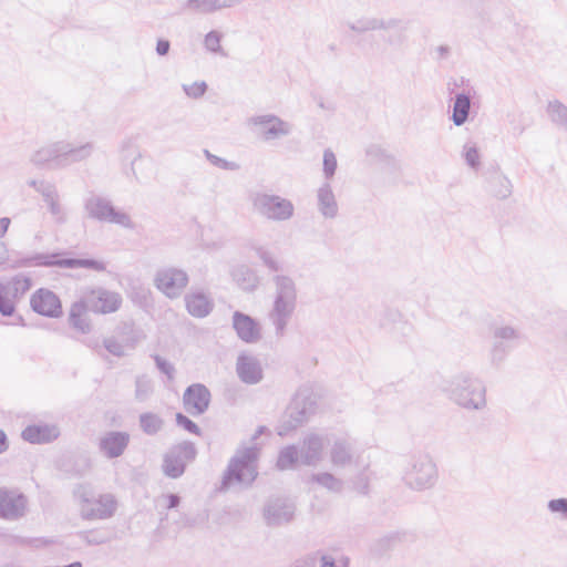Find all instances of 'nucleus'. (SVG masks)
I'll return each instance as SVG.
<instances>
[{"instance_id": "obj_1", "label": "nucleus", "mask_w": 567, "mask_h": 567, "mask_svg": "<svg viewBox=\"0 0 567 567\" xmlns=\"http://www.w3.org/2000/svg\"><path fill=\"white\" fill-rule=\"evenodd\" d=\"M274 297L267 319L274 327L277 338H282L297 308V286L295 280L286 275L272 277Z\"/></svg>"}, {"instance_id": "obj_2", "label": "nucleus", "mask_w": 567, "mask_h": 567, "mask_svg": "<svg viewBox=\"0 0 567 567\" xmlns=\"http://www.w3.org/2000/svg\"><path fill=\"white\" fill-rule=\"evenodd\" d=\"M95 151L93 142L74 143L59 141L35 151L31 162L37 166L50 165L52 168H65L86 161Z\"/></svg>"}, {"instance_id": "obj_3", "label": "nucleus", "mask_w": 567, "mask_h": 567, "mask_svg": "<svg viewBox=\"0 0 567 567\" xmlns=\"http://www.w3.org/2000/svg\"><path fill=\"white\" fill-rule=\"evenodd\" d=\"M445 391L455 404L465 410L480 411L486 406V388L470 373L453 377Z\"/></svg>"}, {"instance_id": "obj_4", "label": "nucleus", "mask_w": 567, "mask_h": 567, "mask_svg": "<svg viewBox=\"0 0 567 567\" xmlns=\"http://www.w3.org/2000/svg\"><path fill=\"white\" fill-rule=\"evenodd\" d=\"M259 449L256 445L239 449L230 460L223 477V488L235 485L250 486L256 480Z\"/></svg>"}, {"instance_id": "obj_5", "label": "nucleus", "mask_w": 567, "mask_h": 567, "mask_svg": "<svg viewBox=\"0 0 567 567\" xmlns=\"http://www.w3.org/2000/svg\"><path fill=\"white\" fill-rule=\"evenodd\" d=\"M439 480L437 465L429 453L412 454L403 473V481L413 491L432 488Z\"/></svg>"}, {"instance_id": "obj_6", "label": "nucleus", "mask_w": 567, "mask_h": 567, "mask_svg": "<svg viewBox=\"0 0 567 567\" xmlns=\"http://www.w3.org/2000/svg\"><path fill=\"white\" fill-rule=\"evenodd\" d=\"M252 212L270 221H287L295 214V206L288 198L264 192H255L249 196Z\"/></svg>"}, {"instance_id": "obj_7", "label": "nucleus", "mask_w": 567, "mask_h": 567, "mask_svg": "<svg viewBox=\"0 0 567 567\" xmlns=\"http://www.w3.org/2000/svg\"><path fill=\"white\" fill-rule=\"evenodd\" d=\"M84 210L90 218L101 223L115 224L126 229L135 227L127 213L115 208L110 199L94 193L85 198Z\"/></svg>"}, {"instance_id": "obj_8", "label": "nucleus", "mask_w": 567, "mask_h": 567, "mask_svg": "<svg viewBox=\"0 0 567 567\" xmlns=\"http://www.w3.org/2000/svg\"><path fill=\"white\" fill-rule=\"evenodd\" d=\"M75 496L81 503L80 513L84 519H106L112 517L116 511V501L111 494L94 498L87 488L79 486L75 491Z\"/></svg>"}, {"instance_id": "obj_9", "label": "nucleus", "mask_w": 567, "mask_h": 567, "mask_svg": "<svg viewBox=\"0 0 567 567\" xmlns=\"http://www.w3.org/2000/svg\"><path fill=\"white\" fill-rule=\"evenodd\" d=\"M247 126L265 143L287 137L292 132V125L289 122L271 113L249 117Z\"/></svg>"}, {"instance_id": "obj_10", "label": "nucleus", "mask_w": 567, "mask_h": 567, "mask_svg": "<svg viewBox=\"0 0 567 567\" xmlns=\"http://www.w3.org/2000/svg\"><path fill=\"white\" fill-rule=\"evenodd\" d=\"M58 254L44 255L38 254L32 257L22 259L18 262L19 267H30V266H56L61 268H89L95 271H104L106 269V265L103 261H99L95 259H79V258H58Z\"/></svg>"}, {"instance_id": "obj_11", "label": "nucleus", "mask_w": 567, "mask_h": 567, "mask_svg": "<svg viewBox=\"0 0 567 567\" xmlns=\"http://www.w3.org/2000/svg\"><path fill=\"white\" fill-rule=\"evenodd\" d=\"M188 281L187 272L176 267H163L154 277V286L169 299L181 297Z\"/></svg>"}, {"instance_id": "obj_12", "label": "nucleus", "mask_w": 567, "mask_h": 567, "mask_svg": "<svg viewBox=\"0 0 567 567\" xmlns=\"http://www.w3.org/2000/svg\"><path fill=\"white\" fill-rule=\"evenodd\" d=\"M196 447L190 442L173 446L164 456L163 471L166 476L177 478L185 472L186 464L195 460Z\"/></svg>"}, {"instance_id": "obj_13", "label": "nucleus", "mask_w": 567, "mask_h": 567, "mask_svg": "<svg viewBox=\"0 0 567 567\" xmlns=\"http://www.w3.org/2000/svg\"><path fill=\"white\" fill-rule=\"evenodd\" d=\"M296 512L295 503L287 497L269 498L262 509L265 523L270 527H277L290 523Z\"/></svg>"}, {"instance_id": "obj_14", "label": "nucleus", "mask_w": 567, "mask_h": 567, "mask_svg": "<svg viewBox=\"0 0 567 567\" xmlns=\"http://www.w3.org/2000/svg\"><path fill=\"white\" fill-rule=\"evenodd\" d=\"M90 310L96 313H112L120 309L122 305V296L116 291L104 288H95L83 295Z\"/></svg>"}, {"instance_id": "obj_15", "label": "nucleus", "mask_w": 567, "mask_h": 567, "mask_svg": "<svg viewBox=\"0 0 567 567\" xmlns=\"http://www.w3.org/2000/svg\"><path fill=\"white\" fill-rule=\"evenodd\" d=\"M27 497L18 491L0 488V517L16 520L24 516Z\"/></svg>"}, {"instance_id": "obj_16", "label": "nucleus", "mask_w": 567, "mask_h": 567, "mask_svg": "<svg viewBox=\"0 0 567 567\" xmlns=\"http://www.w3.org/2000/svg\"><path fill=\"white\" fill-rule=\"evenodd\" d=\"M328 440L323 435L316 433L305 436L299 450L300 464L306 466H317L323 458V451Z\"/></svg>"}, {"instance_id": "obj_17", "label": "nucleus", "mask_w": 567, "mask_h": 567, "mask_svg": "<svg viewBox=\"0 0 567 567\" xmlns=\"http://www.w3.org/2000/svg\"><path fill=\"white\" fill-rule=\"evenodd\" d=\"M231 324L237 337L245 343L254 344L262 338L260 323L241 311L233 313Z\"/></svg>"}, {"instance_id": "obj_18", "label": "nucleus", "mask_w": 567, "mask_h": 567, "mask_svg": "<svg viewBox=\"0 0 567 567\" xmlns=\"http://www.w3.org/2000/svg\"><path fill=\"white\" fill-rule=\"evenodd\" d=\"M245 0H186L181 6L185 14H212L225 9L235 8Z\"/></svg>"}, {"instance_id": "obj_19", "label": "nucleus", "mask_w": 567, "mask_h": 567, "mask_svg": "<svg viewBox=\"0 0 567 567\" xmlns=\"http://www.w3.org/2000/svg\"><path fill=\"white\" fill-rule=\"evenodd\" d=\"M31 308L39 315L56 318L62 313V306L59 297L48 289L37 290L30 300Z\"/></svg>"}, {"instance_id": "obj_20", "label": "nucleus", "mask_w": 567, "mask_h": 567, "mask_svg": "<svg viewBox=\"0 0 567 567\" xmlns=\"http://www.w3.org/2000/svg\"><path fill=\"white\" fill-rule=\"evenodd\" d=\"M183 401L188 413L199 415L208 409L210 392L204 384L195 383L186 389Z\"/></svg>"}, {"instance_id": "obj_21", "label": "nucleus", "mask_w": 567, "mask_h": 567, "mask_svg": "<svg viewBox=\"0 0 567 567\" xmlns=\"http://www.w3.org/2000/svg\"><path fill=\"white\" fill-rule=\"evenodd\" d=\"M236 373L245 384H257L264 378V371L258 358L241 353L236 361Z\"/></svg>"}, {"instance_id": "obj_22", "label": "nucleus", "mask_w": 567, "mask_h": 567, "mask_svg": "<svg viewBox=\"0 0 567 567\" xmlns=\"http://www.w3.org/2000/svg\"><path fill=\"white\" fill-rule=\"evenodd\" d=\"M379 326L393 334H401L408 338L413 332V326L402 319V315L398 309H384L379 316Z\"/></svg>"}, {"instance_id": "obj_23", "label": "nucleus", "mask_w": 567, "mask_h": 567, "mask_svg": "<svg viewBox=\"0 0 567 567\" xmlns=\"http://www.w3.org/2000/svg\"><path fill=\"white\" fill-rule=\"evenodd\" d=\"M493 337L495 339L492 359L494 362H499L504 359L506 352L512 348V343L519 339V332L513 327H497L494 329Z\"/></svg>"}, {"instance_id": "obj_24", "label": "nucleus", "mask_w": 567, "mask_h": 567, "mask_svg": "<svg viewBox=\"0 0 567 567\" xmlns=\"http://www.w3.org/2000/svg\"><path fill=\"white\" fill-rule=\"evenodd\" d=\"M311 410H312V403L307 402V399L303 398L301 394H297L289 406V416H290L289 426L288 427L281 426L278 431V434L280 436H284V435H286V433L289 429H295L298 425L306 422L311 413Z\"/></svg>"}, {"instance_id": "obj_25", "label": "nucleus", "mask_w": 567, "mask_h": 567, "mask_svg": "<svg viewBox=\"0 0 567 567\" xmlns=\"http://www.w3.org/2000/svg\"><path fill=\"white\" fill-rule=\"evenodd\" d=\"M130 441V435L126 432L111 431L100 441V449L109 458H115L123 454Z\"/></svg>"}, {"instance_id": "obj_26", "label": "nucleus", "mask_w": 567, "mask_h": 567, "mask_svg": "<svg viewBox=\"0 0 567 567\" xmlns=\"http://www.w3.org/2000/svg\"><path fill=\"white\" fill-rule=\"evenodd\" d=\"M365 156L370 164L378 165L389 174H395L400 171L399 161L379 145H370L365 150Z\"/></svg>"}, {"instance_id": "obj_27", "label": "nucleus", "mask_w": 567, "mask_h": 567, "mask_svg": "<svg viewBox=\"0 0 567 567\" xmlns=\"http://www.w3.org/2000/svg\"><path fill=\"white\" fill-rule=\"evenodd\" d=\"M365 156L370 164L378 165L389 174H395L400 171L399 161L379 145H370L365 150Z\"/></svg>"}, {"instance_id": "obj_28", "label": "nucleus", "mask_w": 567, "mask_h": 567, "mask_svg": "<svg viewBox=\"0 0 567 567\" xmlns=\"http://www.w3.org/2000/svg\"><path fill=\"white\" fill-rule=\"evenodd\" d=\"M60 432L55 425L35 424L27 426L21 436L32 444L50 443L59 436Z\"/></svg>"}, {"instance_id": "obj_29", "label": "nucleus", "mask_w": 567, "mask_h": 567, "mask_svg": "<svg viewBox=\"0 0 567 567\" xmlns=\"http://www.w3.org/2000/svg\"><path fill=\"white\" fill-rule=\"evenodd\" d=\"M359 466H361V470L357 473V494L367 496L374 489L378 475L371 464L365 462L363 454H360L357 458V467Z\"/></svg>"}, {"instance_id": "obj_30", "label": "nucleus", "mask_w": 567, "mask_h": 567, "mask_svg": "<svg viewBox=\"0 0 567 567\" xmlns=\"http://www.w3.org/2000/svg\"><path fill=\"white\" fill-rule=\"evenodd\" d=\"M42 199L55 224L62 225L68 220V213L61 202V196L56 186H52L43 196Z\"/></svg>"}, {"instance_id": "obj_31", "label": "nucleus", "mask_w": 567, "mask_h": 567, "mask_svg": "<svg viewBox=\"0 0 567 567\" xmlns=\"http://www.w3.org/2000/svg\"><path fill=\"white\" fill-rule=\"evenodd\" d=\"M488 183V190L489 193L498 198V199H506L512 195L513 192V185L512 182L508 179L507 176H505L501 171L499 167H494L492 174L487 178Z\"/></svg>"}, {"instance_id": "obj_32", "label": "nucleus", "mask_w": 567, "mask_h": 567, "mask_svg": "<svg viewBox=\"0 0 567 567\" xmlns=\"http://www.w3.org/2000/svg\"><path fill=\"white\" fill-rule=\"evenodd\" d=\"M89 309L90 307L83 297L81 300L74 302L70 308L69 322L74 329L82 333H89L91 330V323L87 316Z\"/></svg>"}, {"instance_id": "obj_33", "label": "nucleus", "mask_w": 567, "mask_h": 567, "mask_svg": "<svg viewBox=\"0 0 567 567\" xmlns=\"http://www.w3.org/2000/svg\"><path fill=\"white\" fill-rule=\"evenodd\" d=\"M234 282L244 291L251 292L259 285V278L255 270L247 265H237L231 269Z\"/></svg>"}, {"instance_id": "obj_34", "label": "nucleus", "mask_w": 567, "mask_h": 567, "mask_svg": "<svg viewBox=\"0 0 567 567\" xmlns=\"http://www.w3.org/2000/svg\"><path fill=\"white\" fill-rule=\"evenodd\" d=\"M377 29H395L398 31V41H403V32L405 31V28L402 25L400 20L390 19L384 21L375 18H362L357 21V32Z\"/></svg>"}, {"instance_id": "obj_35", "label": "nucleus", "mask_w": 567, "mask_h": 567, "mask_svg": "<svg viewBox=\"0 0 567 567\" xmlns=\"http://www.w3.org/2000/svg\"><path fill=\"white\" fill-rule=\"evenodd\" d=\"M186 309L193 317L204 318L213 310L212 300L203 292H192L185 296Z\"/></svg>"}, {"instance_id": "obj_36", "label": "nucleus", "mask_w": 567, "mask_h": 567, "mask_svg": "<svg viewBox=\"0 0 567 567\" xmlns=\"http://www.w3.org/2000/svg\"><path fill=\"white\" fill-rule=\"evenodd\" d=\"M318 207L324 217L332 218L337 215L338 206L334 199V195L328 183L323 184L318 189Z\"/></svg>"}, {"instance_id": "obj_37", "label": "nucleus", "mask_w": 567, "mask_h": 567, "mask_svg": "<svg viewBox=\"0 0 567 567\" xmlns=\"http://www.w3.org/2000/svg\"><path fill=\"white\" fill-rule=\"evenodd\" d=\"M313 557H316V567H348L350 563L348 557L336 550H318L313 553Z\"/></svg>"}, {"instance_id": "obj_38", "label": "nucleus", "mask_w": 567, "mask_h": 567, "mask_svg": "<svg viewBox=\"0 0 567 567\" xmlns=\"http://www.w3.org/2000/svg\"><path fill=\"white\" fill-rule=\"evenodd\" d=\"M471 110V96L465 93L455 95L452 121L456 126L463 125L468 117Z\"/></svg>"}, {"instance_id": "obj_39", "label": "nucleus", "mask_w": 567, "mask_h": 567, "mask_svg": "<svg viewBox=\"0 0 567 567\" xmlns=\"http://www.w3.org/2000/svg\"><path fill=\"white\" fill-rule=\"evenodd\" d=\"M248 247L249 250L252 251L269 270H280V262L277 260L274 252L266 245L259 244L257 241H251L249 243Z\"/></svg>"}, {"instance_id": "obj_40", "label": "nucleus", "mask_w": 567, "mask_h": 567, "mask_svg": "<svg viewBox=\"0 0 567 567\" xmlns=\"http://www.w3.org/2000/svg\"><path fill=\"white\" fill-rule=\"evenodd\" d=\"M298 463H300V454L296 445H288L279 452L277 460V467L279 470L293 468Z\"/></svg>"}, {"instance_id": "obj_41", "label": "nucleus", "mask_w": 567, "mask_h": 567, "mask_svg": "<svg viewBox=\"0 0 567 567\" xmlns=\"http://www.w3.org/2000/svg\"><path fill=\"white\" fill-rule=\"evenodd\" d=\"M546 112L550 121L564 128L567 132V106L558 100L550 101L547 105Z\"/></svg>"}, {"instance_id": "obj_42", "label": "nucleus", "mask_w": 567, "mask_h": 567, "mask_svg": "<svg viewBox=\"0 0 567 567\" xmlns=\"http://www.w3.org/2000/svg\"><path fill=\"white\" fill-rule=\"evenodd\" d=\"M164 425L163 419L155 413L146 412L140 415V426L147 435L157 434Z\"/></svg>"}, {"instance_id": "obj_43", "label": "nucleus", "mask_w": 567, "mask_h": 567, "mask_svg": "<svg viewBox=\"0 0 567 567\" xmlns=\"http://www.w3.org/2000/svg\"><path fill=\"white\" fill-rule=\"evenodd\" d=\"M123 343L128 350H133L140 342L146 339V334L140 328H135L131 323H125L121 332Z\"/></svg>"}, {"instance_id": "obj_44", "label": "nucleus", "mask_w": 567, "mask_h": 567, "mask_svg": "<svg viewBox=\"0 0 567 567\" xmlns=\"http://www.w3.org/2000/svg\"><path fill=\"white\" fill-rule=\"evenodd\" d=\"M405 538L406 533L404 532H391L377 540L374 545V550L378 554H383L389 549L395 547L398 544L404 542Z\"/></svg>"}, {"instance_id": "obj_45", "label": "nucleus", "mask_w": 567, "mask_h": 567, "mask_svg": "<svg viewBox=\"0 0 567 567\" xmlns=\"http://www.w3.org/2000/svg\"><path fill=\"white\" fill-rule=\"evenodd\" d=\"M154 392L152 380L147 375H138L135 379V400L145 402Z\"/></svg>"}, {"instance_id": "obj_46", "label": "nucleus", "mask_w": 567, "mask_h": 567, "mask_svg": "<svg viewBox=\"0 0 567 567\" xmlns=\"http://www.w3.org/2000/svg\"><path fill=\"white\" fill-rule=\"evenodd\" d=\"M3 284L4 288L9 290V293H12L16 298L25 293L31 287L30 278L23 275H17L10 281Z\"/></svg>"}, {"instance_id": "obj_47", "label": "nucleus", "mask_w": 567, "mask_h": 567, "mask_svg": "<svg viewBox=\"0 0 567 567\" xmlns=\"http://www.w3.org/2000/svg\"><path fill=\"white\" fill-rule=\"evenodd\" d=\"M310 480L330 492L338 493L342 489V482L330 473L312 474Z\"/></svg>"}, {"instance_id": "obj_48", "label": "nucleus", "mask_w": 567, "mask_h": 567, "mask_svg": "<svg viewBox=\"0 0 567 567\" xmlns=\"http://www.w3.org/2000/svg\"><path fill=\"white\" fill-rule=\"evenodd\" d=\"M351 460L350 449L342 442H336L331 450V461L337 466H343Z\"/></svg>"}, {"instance_id": "obj_49", "label": "nucleus", "mask_w": 567, "mask_h": 567, "mask_svg": "<svg viewBox=\"0 0 567 567\" xmlns=\"http://www.w3.org/2000/svg\"><path fill=\"white\" fill-rule=\"evenodd\" d=\"M462 155H463L466 164L471 168L477 169L481 166V162H480L481 156H480V152H478V148L475 143H473V142L465 143L463 146Z\"/></svg>"}, {"instance_id": "obj_50", "label": "nucleus", "mask_w": 567, "mask_h": 567, "mask_svg": "<svg viewBox=\"0 0 567 567\" xmlns=\"http://www.w3.org/2000/svg\"><path fill=\"white\" fill-rule=\"evenodd\" d=\"M14 299L16 297L4 288V284L0 282V313L2 316H11L14 312Z\"/></svg>"}, {"instance_id": "obj_51", "label": "nucleus", "mask_w": 567, "mask_h": 567, "mask_svg": "<svg viewBox=\"0 0 567 567\" xmlns=\"http://www.w3.org/2000/svg\"><path fill=\"white\" fill-rule=\"evenodd\" d=\"M220 41H221V33L213 30V31H209L205 35L204 45L208 51H210L213 53L220 54L221 56H226L227 54L223 50V48L220 45Z\"/></svg>"}, {"instance_id": "obj_52", "label": "nucleus", "mask_w": 567, "mask_h": 567, "mask_svg": "<svg viewBox=\"0 0 567 567\" xmlns=\"http://www.w3.org/2000/svg\"><path fill=\"white\" fill-rule=\"evenodd\" d=\"M204 155L209 161V163L218 168L225 169V171H238L239 164L236 162L227 161L223 157H219L217 155H214L208 150H204Z\"/></svg>"}, {"instance_id": "obj_53", "label": "nucleus", "mask_w": 567, "mask_h": 567, "mask_svg": "<svg viewBox=\"0 0 567 567\" xmlns=\"http://www.w3.org/2000/svg\"><path fill=\"white\" fill-rule=\"evenodd\" d=\"M337 169V158L331 150L323 152V174L327 179H330Z\"/></svg>"}, {"instance_id": "obj_54", "label": "nucleus", "mask_w": 567, "mask_h": 567, "mask_svg": "<svg viewBox=\"0 0 567 567\" xmlns=\"http://www.w3.org/2000/svg\"><path fill=\"white\" fill-rule=\"evenodd\" d=\"M207 90V84L204 81L194 82L192 84H183V91L188 97L199 99Z\"/></svg>"}, {"instance_id": "obj_55", "label": "nucleus", "mask_w": 567, "mask_h": 567, "mask_svg": "<svg viewBox=\"0 0 567 567\" xmlns=\"http://www.w3.org/2000/svg\"><path fill=\"white\" fill-rule=\"evenodd\" d=\"M105 349L115 357H123L126 354L125 343L117 341L115 338L110 337L104 340Z\"/></svg>"}, {"instance_id": "obj_56", "label": "nucleus", "mask_w": 567, "mask_h": 567, "mask_svg": "<svg viewBox=\"0 0 567 567\" xmlns=\"http://www.w3.org/2000/svg\"><path fill=\"white\" fill-rule=\"evenodd\" d=\"M547 508L550 513H556L561 518H567V498H554L547 503Z\"/></svg>"}, {"instance_id": "obj_57", "label": "nucleus", "mask_w": 567, "mask_h": 567, "mask_svg": "<svg viewBox=\"0 0 567 567\" xmlns=\"http://www.w3.org/2000/svg\"><path fill=\"white\" fill-rule=\"evenodd\" d=\"M176 423L179 426L184 427L189 433H193L196 435L200 434V429L198 427V425L182 413L176 414Z\"/></svg>"}, {"instance_id": "obj_58", "label": "nucleus", "mask_w": 567, "mask_h": 567, "mask_svg": "<svg viewBox=\"0 0 567 567\" xmlns=\"http://www.w3.org/2000/svg\"><path fill=\"white\" fill-rule=\"evenodd\" d=\"M154 360H155V363H156V367L158 368V370L162 373L166 374L167 378L172 380L174 378V373H175L174 365L159 355H155Z\"/></svg>"}, {"instance_id": "obj_59", "label": "nucleus", "mask_w": 567, "mask_h": 567, "mask_svg": "<svg viewBox=\"0 0 567 567\" xmlns=\"http://www.w3.org/2000/svg\"><path fill=\"white\" fill-rule=\"evenodd\" d=\"M28 185L38 192L41 196H43L52 186H54L53 183L45 179H30L28 181Z\"/></svg>"}, {"instance_id": "obj_60", "label": "nucleus", "mask_w": 567, "mask_h": 567, "mask_svg": "<svg viewBox=\"0 0 567 567\" xmlns=\"http://www.w3.org/2000/svg\"><path fill=\"white\" fill-rule=\"evenodd\" d=\"M313 553L295 560L289 567H316Z\"/></svg>"}, {"instance_id": "obj_61", "label": "nucleus", "mask_w": 567, "mask_h": 567, "mask_svg": "<svg viewBox=\"0 0 567 567\" xmlns=\"http://www.w3.org/2000/svg\"><path fill=\"white\" fill-rule=\"evenodd\" d=\"M171 43L168 40L159 39L156 43V53L161 56L166 55L169 52Z\"/></svg>"}, {"instance_id": "obj_62", "label": "nucleus", "mask_w": 567, "mask_h": 567, "mask_svg": "<svg viewBox=\"0 0 567 567\" xmlns=\"http://www.w3.org/2000/svg\"><path fill=\"white\" fill-rule=\"evenodd\" d=\"M11 225V219L9 217L0 218V239L3 238Z\"/></svg>"}, {"instance_id": "obj_63", "label": "nucleus", "mask_w": 567, "mask_h": 567, "mask_svg": "<svg viewBox=\"0 0 567 567\" xmlns=\"http://www.w3.org/2000/svg\"><path fill=\"white\" fill-rule=\"evenodd\" d=\"M436 52H437L439 59L445 60L449 58L451 49L447 45H440V47H437Z\"/></svg>"}, {"instance_id": "obj_64", "label": "nucleus", "mask_w": 567, "mask_h": 567, "mask_svg": "<svg viewBox=\"0 0 567 567\" xmlns=\"http://www.w3.org/2000/svg\"><path fill=\"white\" fill-rule=\"evenodd\" d=\"M166 498L168 501L167 508H175L181 503V498L176 494H169V495L166 496Z\"/></svg>"}]
</instances>
